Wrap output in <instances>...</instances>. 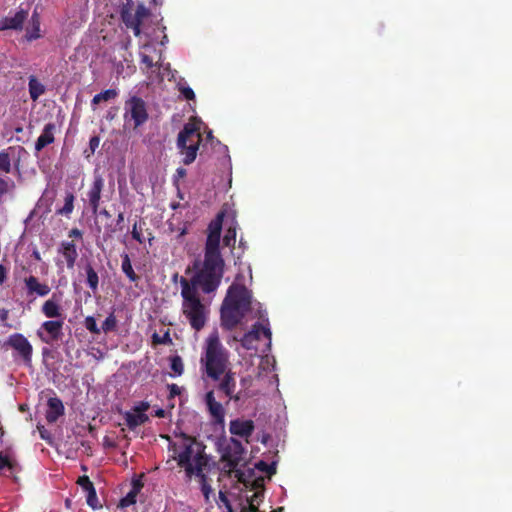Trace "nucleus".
I'll return each mask as SVG.
<instances>
[{"mask_svg":"<svg viewBox=\"0 0 512 512\" xmlns=\"http://www.w3.org/2000/svg\"><path fill=\"white\" fill-rule=\"evenodd\" d=\"M126 4L122 8L121 17L124 24L131 28L134 32L135 36L141 35V26L144 21L149 18L150 11L146 6L142 3H139L135 9V12L132 13L130 9V5L132 4V0H126Z\"/></svg>","mask_w":512,"mask_h":512,"instance_id":"6e6552de","label":"nucleus"},{"mask_svg":"<svg viewBox=\"0 0 512 512\" xmlns=\"http://www.w3.org/2000/svg\"><path fill=\"white\" fill-rule=\"evenodd\" d=\"M176 176L178 178H183L186 176V169L182 168V167H179L177 170H176Z\"/></svg>","mask_w":512,"mask_h":512,"instance_id":"49530a36","label":"nucleus"},{"mask_svg":"<svg viewBox=\"0 0 512 512\" xmlns=\"http://www.w3.org/2000/svg\"><path fill=\"white\" fill-rule=\"evenodd\" d=\"M7 276V270L3 265H0V284H2Z\"/></svg>","mask_w":512,"mask_h":512,"instance_id":"a18cd8bd","label":"nucleus"},{"mask_svg":"<svg viewBox=\"0 0 512 512\" xmlns=\"http://www.w3.org/2000/svg\"><path fill=\"white\" fill-rule=\"evenodd\" d=\"M34 254H35L36 259H40V256H39L38 252H35Z\"/></svg>","mask_w":512,"mask_h":512,"instance_id":"bf43d9fd","label":"nucleus"},{"mask_svg":"<svg viewBox=\"0 0 512 512\" xmlns=\"http://www.w3.org/2000/svg\"><path fill=\"white\" fill-rule=\"evenodd\" d=\"M178 389H179V388H178V386H176L175 384H173V385L171 386V393H173V394L177 393Z\"/></svg>","mask_w":512,"mask_h":512,"instance_id":"603ef678","label":"nucleus"},{"mask_svg":"<svg viewBox=\"0 0 512 512\" xmlns=\"http://www.w3.org/2000/svg\"><path fill=\"white\" fill-rule=\"evenodd\" d=\"M205 404L213 420L216 423L222 424L224 422L225 410L222 404L216 401L213 391H209L206 393Z\"/></svg>","mask_w":512,"mask_h":512,"instance_id":"dca6fc26","label":"nucleus"},{"mask_svg":"<svg viewBox=\"0 0 512 512\" xmlns=\"http://www.w3.org/2000/svg\"><path fill=\"white\" fill-rule=\"evenodd\" d=\"M78 484L86 492L90 491L91 489H94L92 482L89 480V478L87 476L80 477L78 480Z\"/></svg>","mask_w":512,"mask_h":512,"instance_id":"4c0bfd02","label":"nucleus"},{"mask_svg":"<svg viewBox=\"0 0 512 512\" xmlns=\"http://www.w3.org/2000/svg\"><path fill=\"white\" fill-rule=\"evenodd\" d=\"M177 88L181 95L183 96V98L187 100H193L195 98L194 91L187 85V83L183 79H181L177 83Z\"/></svg>","mask_w":512,"mask_h":512,"instance_id":"c756f323","label":"nucleus"},{"mask_svg":"<svg viewBox=\"0 0 512 512\" xmlns=\"http://www.w3.org/2000/svg\"><path fill=\"white\" fill-rule=\"evenodd\" d=\"M101 214H103V215H104V216H106V217H109V216H110V215H109V212H108L107 210H103V211L101 212Z\"/></svg>","mask_w":512,"mask_h":512,"instance_id":"864d4df0","label":"nucleus"},{"mask_svg":"<svg viewBox=\"0 0 512 512\" xmlns=\"http://www.w3.org/2000/svg\"><path fill=\"white\" fill-rule=\"evenodd\" d=\"M123 116L126 124L132 123L134 128H138L148 120L146 103L140 97H130L125 101Z\"/></svg>","mask_w":512,"mask_h":512,"instance_id":"0eeeda50","label":"nucleus"},{"mask_svg":"<svg viewBox=\"0 0 512 512\" xmlns=\"http://www.w3.org/2000/svg\"><path fill=\"white\" fill-rule=\"evenodd\" d=\"M45 91L44 86L35 78L29 79V93L32 100L36 101Z\"/></svg>","mask_w":512,"mask_h":512,"instance_id":"393cba45","label":"nucleus"},{"mask_svg":"<svg viewBox=\"0 0 512 512\" xmlns=\"http://www.w3.org/2000/svg\"><path fill=\"white\" fill-rule=\"evenodd\" d=\"M69 236L70 237H81L82 236V233L80 230L78 229H72L70 232H69Z\"/></svg>","mask_w":512,"mask_h":512,"instance_id":"de8ad7c7","label":"nucleus"},{"mask_svg":"<svg viewBox=\"0 0 512 512\" xmlns=\"http://www.w3.org/2000/svg\"><path fill=\"white\" fill-rule=\"evenodd\" d=\"M41 311L47 318H62L63 309L60 305V297L53 294L50 299L44 302Z\"/></svg>","mask_w":512,"mask_h":512,"instance_id":"f3484780","label":"nucleus"},{"mask_svg":"<svg viewBox=\"0 0 512 512\" xmlns=\"http://www.w3.org/2000/svg\"><path fill=\"white\" fill-rule=\"evenodd\" d=\"M117 96H118V91L116 89L105 90L99 94H96L93 97V99L91 101V106L93 109H95V106L98 105L99 103L113 100Z\"/></svg>","mask_w":512,"mask_h":512,"instance_id":"4be33fe9","label":"nucleus"},{"mask_svg":"<svg viewBox=\"0 0 512 512\" xmlns=\"http://www.w3.org/2000/svg\"><path fill=\"white\" fill-rule=\"evenodd\" d=\"M116 324H117L116 317L114 316V314H110L103 322L101 330H103L104 332L112 331L115 329Z\"/></svg>","mask_w":512,"mask_h":512,"instance_id":"f704fd0d","label":"nucleus"},{"mask_svg":"<svg viewBox=\"0 0 512 512\" xmlns=\"http://www.w3.org/2000/svg\"><path fill=\"white\" fill-rule=\"evenodd\" d=\"M4 432L3 430L0 428V438L3 436Z\"/></svg>","mask_w":512,"mask_h":512,"instance_id":"052dcab7","label":"nucleus"},{"mask_svg":"<svg viewBox=\"0 0 512 512\" xmlns=\"http://www.w3.org/2000/svg\"><path fill=\"white\" fill-rule=\"evenodd\" d=\"M165 414H166V412H165V410H163V409H157V410L155 411V416H156V417H159V418H163V417H165Z\"/></svg>","mask_w":512,"mask_h":512,"instance_id":"09e8293b","label":"nucleus"},{"mask_svg":"<svg viewBox=\"0 0 512 512\" xmlns=\"http://www.w3.org/2000/svg\"><path fill=\"white\" fill-rule=\"evenodd\" d=\"M74 195L72 193H67L65 196L64 206L59 210V213L62 215H69L74 208Z\"/></svg>","mask_w":512,"mask_h":512,"instance_id":"2f4dec72","label":"nucleus"},{"mask_svg":"<svg viewBox=\"0 0 512 512\" xmlns=\"http://www.w3.org/2000/svg\"><path fill=\"white\" fill-rule=\"evenodd\" d=\"M140 57H141V62H142L143 64H145V66H146L148 69H150V68H152V67L154 66V63H153L152 59H151L148 55H146V54H144V53H141V54H140Z\"/></svg>","mask_w":512,"mask_h":512,"instance_id":"79ce46f5","label":"nucleus"},{"mask_svg":"<svg viewBox=\"0 0 512 512\" xmlns=\"http://www.w3.org/2000/svg\"><path fill=\"white\" fill-rule=\"evenodd\" d=\"M11 158L7 151L0 152V172L10 173Z\"/></svg>","mask_w":512,"mask_h":512,"instance_id":"7c9ffc66","label":"nucleus"},{"mask_svg":"<svg viewBox=\"0 0 512 512\" xmlns=\"http://www.w3.org/2000/svg\"><path fill=\"white\" fill-rule=\"evenodd\" d=\"M196 477L199 478V482H200V486H201V491H202L206 501H208L209 500V496L212 493V487L208 483L207 476L204 474V470H201V474L199 476H196Z\"/></svg>","mask_w":512,"mask_h":512,"instance_id":"c85d7f7f","label":"nucleus"},{"mask_svg":"<svg viewBox=\"0 0 512 512\" xmlns=\"http://www.w3.org/2000/svg\"><path fill=\"white\" fill-rule=\"evenodd\" d=\"M222 223L223 214H219L209 224L203 268L191 280L181 279L182 311L196 331L204 327L209 313L199 298V291H216L223 275L224 262L219 251Z\"/></svg>","mask_w":512,"mask_h":512,"instance_id":"f257e3e1","label":"nucleus"},{"mask_svg":"<svg viewBox=\"0 0 512 512\" xmlns=\"http://www.w3.org/2000/svg\"><path fill=\"white\" fill-rule=\"evenodd\" d=\"M59 252L62 254L67 267L72 269L78 257L76 245L73 242H62Z\"/></svg>","mask_w":512,"mask_h":512,"instance_id":"a211bd4d","label":"nucleus"},{"mask_svg":"<svg viewBox=\"0 0 512 512\" xmlns=\"http://www.w3.org/2000/svg\"><path fill=\"white\" fill-rule=\"evenodd\" d=\"M275 463L268 464L264 461H259L255 466L258 470L264 472L267 476H271L276 473Z\"/></svg>","mask_w":512,"mask_h":512,"instance_id":"72a5a7b5","label":"nucleus"},{"mask_svg":"<svg viewBox=\"0 0 512 512\" xmlns=\"http://www.w3.org/2000/svg\"><path fill=\"white\" fill-rule=\"evenodd\" d=\"M159 70H163V71H168L170 69V65L169 64H159L158 66Z\"/></svg>","mask_w":512,"mask_h":512,"instance_id":"8fccbe9b","label":"nucleus"},{"mask_svg":"<svg viewBox=\"0 0 512 512\" xmlns=\"http://www.w3.org/2000/svg\"><path fill=\"white\" fill-rule=\"evenodd\" d=\"M156 5L161 4L162 0H152Z\"/></svg>","mask_w":512,"mask_h":512,"instance_id":"6e6d98bb","label":"nucleus"},{"mask_svg":"<svg viewBox=\"0 0 512 512\" xmlns=\"http://www.w3.org/2000/svg\"><path fill=\"white\" fill-rule=\"evenodd\" d=\"M201 120L193 118L179 132L177 138V148L183 156L182 162L189 165L196 159L201 138Z\"/></svg>","mask_w":512,"mask_h":512,"instance_id":"39448f33","label":"nucleus"},{"mask_svg":"<svg viewBox=\"0 0 512 512\" xmlns=\"http://www.w3.org/2000/svg\"><path fill=\"white\" fill-rule=\"evenodd\" d=\"M135 503V495L130 493L125 498H123L120 502L122 507H127L131 504Z\"/></svg>","mask_w":512,"mask_h":512,"instance_id":"a19ab883","label":"nucleus"},{"mask_svg":"<svg viewBox=\"0 0 512 512\" xmlns=\"http://www.w3.org/2000/svg\"><path fill=\"white\" fill-rule=\"evenodd\" d=\"M40 37V21L36 12L31 17V27L27 29L28 40H34Z\"/></svg>","mask_w":512,"mask_h":512,"instance_id":"b1692460","label":"nucleus"},{"mask_svg":"<svg viewBox=\"0 0 512 512\" xmlns=\"http://www.w3.org/2000/svg\"><path fill=\"white\" fill-rule=\"evenodd\" d=\"M8 344L17 352V356L25 365H30L33 348L30 342L22 334L10 336Z\"/></svg>","mask_w":512,"mask_h":512,"instance_id":"9d476101","label":"nucleus"},{"mask_svg":"<svg viewBox=\"0 0 512 512\" xmlns=\"http://www.w3.org/2000/svg\"><path fill=\"white\" fill-rule=\"evenodd\" d=\"M121 258H122L121 269H122L123 273L128 277V279L130 281H132V282L137 281L138 276L133 270L129 255L125 253L121 256Z\"/></svg>","mask_w":512,"mask_h":512,"instance_id":"5701e85b","label":"nucleus"},{"mask_svg":"<svg viewBox=\"0 0 512 512\" xmlns=\"http://www.w3.org/2000/svg\"><path fill=\"white\" fill-rule=\"evenodd\" d=\"M223 378L220 380L219 389L225 393L229 398H233L236 388L235 373L227 368Z\"/></svg>","mask_w":512,"mask_h":512,"instance_id":"6ab92c4d","label":"nucleus"},{"mask_svg":"<svg viewBox=\"0 0 512 512\" xmlns=\"http://www.w3.org/2000/svg\"><path fill=\"white\" fill-rule=\"evenodd\" d=\"M63 326V319L45 321L38 329L37 335L42 342L46 344H53L63 337Z\"/></svg>","mask_w":512,"mask_h":512,"instance_id":"1a4fd4ad","label":"nucleus"},{"mask_svg":"<svg viewBox=\"0 0 512 512\" xmlns=\"http://www.w3.org/2000/svg\"><path fill=\"white\" fill-rule=\"evenodd\" d=\"M200 364L207 376L213 380H220L229 368V352L221 343L217 331H213L205 339Z\"/></svg>","mask_w":512,"mask_h":512,"instance_id":"20e7f679","label":"nucleus"},{"mask_svg":"<svg viewBox=\"0 0 512 512\" xmlns=\"http://www.w3.org/2000/svg\"><path fill=\"white\" fill-rule=\"evenodd\" d=\"M28 15L29 9H24L23 7H20L14 16L6 17L5 19L0 20V30L21 29Z\"/></svg>","mask_w":512,"mask_h":512,"instance_id":"2eb2a0df","label":"nucleus"},{"mask_svg":"<svg viewBox=\"0 0 512 512\" xmlns=\"http://www.w3.org/2000/svg\"><path fill=\"white\" fill-rule=\"evenodd\" d=\"M248 278L249 280H252V274L250 268H248Z\"/></svg>","mask_w":512,"mask_h":512,"instance_id":"5fc2aeb1","label":"nucleus"},{"mask_svg":"<svg viewBox=\"0 0 512 512\" xmlns=\"http://www.w3.org/2000/svg\"><path fill=\"white\" fill-rule=\"evenodd\" d=\"M154 339L156 340V335H154ZM157 342L159 343H164L165 341L164 340H156Z\"/></svg>","mask_w":512,"mask_h":512,"instance_id":"13d9d810","label":"nucleus"},{"mask_svg":"<svg viewBox=\"0 0 512 512\" xmlns=\"http://www.w3.org/2000/svg\"><path fill=\"white\" fill-rule=\"evenodd\" d=\"M254 429V422L250 419L236 418L229 423V432L232 437H238L244 440L246 444L249 443V438L253 434Z\"/></svg>","mask_w":512,"mask_h":512,"instance_id":"9b49d317","label":"nucleus"},{"mask_svg":"<svg viewBox=\"0 0 512 512\" xmlns=\"http://www.w3.org/2000/svg\"><path fill=\"white\" fill-rule=\"evenodd\" d=\"M223 242L225 246L234 249L236 242V224L234 223V220L231 221V224L227 228Z\"/></svg>","mask_w":512,"mask_h":512,"instance_id":"cd10ccee","label":"nucleus"},{"mask_svg":"<svg viewBox=\"0 0 512 512\" xmlns=\"http://www.w3.org/2000/svg\"><path fill=\"white\" fill-rule=\"evenodd\" d=\"M256 311L254 317L259 321L253 325L240 340L241 346L246 350H256V343L263 335L271 342V330L265 314L261 311V305L252 298V292L246 287L245 275L238 273L234 282L227 290L221 306V324L226 329L237 326L251 311Z\"/></svg>","mask_w":512,"mask_h":512,"instance_id":"f03ea898","label":"nucleus"},{"mask_svg":"<svg viewBox=\"0 0 512 512\" xmlns=\"http://www.w3.org/2000/svg\"><path fill=\"white\" fill-rule=\"evenodd\" d=\"M4 469L13 473L16 469V461L9 453L0 452V471Z\"/></svg>","mask_w":512,"mask_h":512,"instance_id":"a878e982","label":"nucleus"},{"mask_svg":"<svg viewBox=\"0 0 512 512\" xmlns=\"http://www.w3.org/2000/svg\"><path fill=\"white\" fill-rule=\"evenodd\" d=\"M169 451L172 460L177 461L178 466L184 469L186 476H199L201 470L208 465V457L204 453V447L191 437L180 435L171 442Z\"/></svg>","mask_w":512,"mask_h":512,"instance_id":"7ed1b4c3","label":"nucleus"},{"mask_svg":"<svg viewBox=\"0 0 512 512\" xmlns=\"http://www.w3.org/2000/svg\"><path fill=\"white\" fill-rule=\"evenodd\" d=\"M123 220H124V215H123V213H119V214H118V217H117V222H118V223H121V222H123Z\"/></svg>","mask_w":512,"mask_h":512,"instance_id":"3c124183","label":"nucleus"},{"mask_svg":"<svg viewBox=\"0 0 512 512\" xmlns=\"http://www.w3.org/2000/svg\"><path fill=\"white\" fill-rule=\"evenodd\" d=\"M27 296L35 299L36 297H44L49 294L50 287L41 283L35 276H29L24 279Z\"/></svg>","mask_w":512,"mask_h":512,"instance_id":"4468645a","label":"nucleus"},{"mask_svg":"<svg viewBox=\"0 0 512 512\" xmlns=\"http://www.w3.org/2000/svg\"><path fill=\"white\" fill-rule=\"evenodd\" d=\"M99 143H100V140L98 137H92L90 139L89 145H90L92 152H94L98 148Z\"/></svg>","mask_w":512,"mask_h":512,"instance_id":"c03bdc74","label":"nucleus"},{"mask_svg":"<svg viewBox=\"0 0 512 512\" xmlns=\"http://www.w3.org/2000/svg\"><path fill=\"white\" fill-rule=\"evenodd\" d=\"M54 130L55 124L53 123H48L44 126V129L35 144V149L37 151H41L44 147L54 141Z\"/></svg>","mask_w":512,"mask_h":512,"instance_id":"aec40b11","label":"nucleus"},{"mask_svg":"<svg viewBox=\"0 0 512 512\" xmlns=\"http://www.w3.org/2000/svg\"><path fill=\"white\" fill-rule=\"evenodd\" d=\"M207 137H208L209 139H212V137H213V136H212V132H211V131L208 133Z\"/></svg>","mask_w":512,"mask_h":512,"instance_id":"4d7b16f0","label":"nucleus"},{"mask_svg":"<svg viewBox=\"0 0 512 512\" xmlns=\"http://www.w3.org/2000/svg\"><path fill=\"white\" fill-rule=\"evenodd\" d=\"M219 500L221 501V503L224 504L227 512H234V510L232 508V505L230 504L229 499L227 498L225 493H223L221 491L219 492Z\"/></svg>","mask_w":512,"mask_h":512,"instance_id":"58836bf2","label":"nucleus"},{"mask_svg":"<svg viewBox=\"0 0 512 512\" xmlns=\"http://www.w3.org/2000/svg\"><path fill=\"white\" fill-rule=\"evenodd\" d=\"M170 368L176 376L182 375V373L184 371V364H183L181 357H179V356L172 357L171 361H170Z\"/></svg>","mask_w":512,"mask_h":512,"instance_id":"473e14b6","label":"nucleus"},{"mask_svg":"<svg viewBox=\"0 0 512 512\" xmlns=\"http://www.w3.org/2000/svg\"><path fill=\"white\" fill-rule=\"evenodd\" d=\"M97 502H98V499H97L96 491H95V489H91L90 491L87 492V504L90 507L95 509L98 507Z\"/></svg>","mask_w":512,"mask_h":512,"instance_id":"e433bc0d","label":"nucleus"},{"mask_svg":"<svg viewBox=\"0 0 512 512\" xmlns=\"http://www.w3.org/2000/svg\"><path fill=\"white\" fill-rule=\"evenodd\" d=\"M103 187L104 179L97 171H95L92 186L87 194L89 204L94 213H96L99 208L101 192Z\"/></svg>","mask_w":512,"mask_h":512,"instance_id":"ddd939ff","label":"nucleus"},{"mask_svg":"<svg viewBox=\"0 0 512 512\" xmlns=\"http://www.w3.org/2000/svg\"><path fill=\"white\" fill-rule=\"evenodd\" d=\"M132 237L137 240L139 243H142L144 241L143 237H142V234L141 232L138 231L137 229V223H135L133 225V229H132Z\"/></svg>","mask_w":512,"mask_h":512,"instance_id":"37998d69","label":"nucleus"},{"mask_svg":"<svg viewBox=\"0 0 512 512\" xmlns=\"http://www.w3.org/2000/svg\"><path fill=\"white\" fill-rule=\"evenodd\" d=\"M258 497H259V494H258V493H255V494L253 495V497H252V498H251V500L249 501L248 506H247V507H245L247 512H258V508H257V506H256V504H255V502H256V500H257V498H258Z\"/></svg>","mask_w":512,"mask_h":512,"instance_id":"ea45409f","label":"nucleus"},{"mask_svg":"<svg viewBox=\"0 0 512 512\" xmlns=\"http://www.w3.org/2000/svg\"><path fill=\"white\" fill-rule=\"evenodd\" d=\"M64 412V406L59 398H50L47 404L46 419L55 422Z\"/></svg>","mask_w":512,"mask_h":512,"instance_id":"412c9836","label":"nucleus"},{"mask_svg":"<svg viewBox=\"0 0 512 512\" xmlns=\"http://www.w3.org/2000/svg\"><path fill=\"white\" fill-rule=\"evenodd\" d=\"M245 455L246 447L234 437H231L222 447L221 459L225 462V467L229 471H235L238 466L242 465L245 461Z\"/></svg>","mask_w":512,"mask_h":512,"instance_id":"423d86ee","label":"nucleus"},{"mask_svg":"<svg viewBox=\"0 0 512 512\" xmlns=\"http://www.w3.org/2000/svg\"><path fill=\"white\" fill-rule=\"evenodd\" d=\"M66 505L69 506L70 505V500H66Z\"/></svg>","mask_w":512,"mask_h":512,"instance_id":"e2e57ef3","label":"nucleus"},{"mask_svg":"<svg viewBox=\"0 0 512 512\" xmlns=\"http://www.w3.org/2000/svg\"><path fill=\"white\" fill-rule=\"evenodd\" d=\"M84 324L86 329L89 330L91 333L98 334L101 331V329L97 326L96 320L92 316L86 317Z\"/></svg>","mask_w":512,"mask_h":512,"instance_id":"c9c22d12","label":"nucleus"},{"mask_svg":"<svg viewBox=\"0 0 512 512\" xmlns=\"http://www.w3.org/2000/svg\"><path fill=\"white\" fill-rule=\"evenodd\" d=\"M168 334H166L164 337H163V340L165 341L167 338H168Z\"/></svg>","mask_w":512,"mask_h":512,"instance_id":"680f3d73","label":"nucleus"},{"mask_svg":"<svg viewBox=\"0 0 512 512\" xmlns=\"http://www.w3.org/2000/svg\"><path fill=\"white\" fill-rule=\"evenodd\" d=\"M149 408V404L146 402H142L139 405L135 406L131 411L125 413V422L126 425L130 429H135L136 427L142 425L148 420V416L145 414Z\"/></svg>","mask_w":512,"mask_h":512,"instance_id":"f8f14e48","label":"nucleus"},{"mask_svg":"<svg viewBox=\"0 0 512 512\" xmlns=\"http://www.w3.org/2000/svg\"><path fill=\"white\" fill-rule=\"evenodd\" d=\"M86 275H87V284L91 288L93 292H96L98 289L99 277L97 272L93 269L91 265H87L85 267Z\"/></svg>","mask_w":512,"mask_h":512,"instance_id":"bb28decb","label":"nucleus"}]
</instances>
